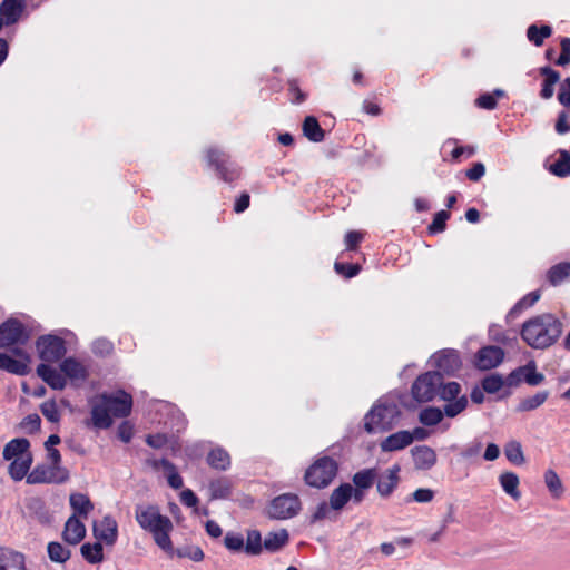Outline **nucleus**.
Wrapping results in <instances>:
<instances>
[{
    "label": "nucleus",
    "mask_w": 570,
    "mask_h": 570,
    "mask_svg": "<svg viewBox=\"0 0 570 570\" xmlns=\"http://www.w3.org/2000/svg\"><path fill=\"white\" fill-rule=\"evenodd\" d=\"M338 471L337 462L331 456H322L309 465L304 474L307 485L316 489L328 487Z\"/></svg>",
    "instance_id": "39448f33"
},
{
    "label": "nucleus",
    "mask_w": 570,
    "mask_h": 570,
    "mask_svg": "<svg viewBox=\"0 0 570 570\" xmlns=\"http://www.w3.org/2000/svg\"><path fill=\"white\" fill-rule=\"evenodd\" d=\"M36 346L39 357L47 363L58 362L67 352L65 341L51 334L40 336L36 342Z\"/></svg>",
    "instance_id": "9b49d317"
},
{
    "label": "nucleus",
    "mask_w": 570,
    "mask_h": 570,
    "mask_svg": "<svg viewBox=\"0 0 570 570\" xmlns=\"http://www.w3.org/2000/svg\"><path fill=\"white\" fill-rule=\"evenodd\" d=\"M413 443L410 431L402 430L390 434L381 441L380 448L382 452L400 451Z\"/></svg>",
    "instance_id": "393cba45"
},
{
    "label": "nucleus",
    "mask_w": 570,
    "mask_h": 570,
    "mask_svg": "<svg viewBox=\"0 0 570 570\" xmlns=\"http://www.w3.org/2000/svg\"><path fill=\"white\" fill-rule=\"evenodd\" d=\"M485 174V167L482 163H475L473 166L466 170L465 176L471 181L480 180Z\"/></svg>",
    "instance_id": "338daca9"
},
{
    "label": "nucleus",
    "mask_w": 570,
    "mask_h": 570,
    "mask_svg": "<svg viewBox=\"0 0 570 570\" xmlns=\"http://www.w3.org/2000/svg\"><path fill=\"white\" fill-rule=\"evenodd\" d=\"M0 570H27L26 556L13 549L0 547Z\"/></svg>",
    "instance_id": "5701e85b"
},
{
    "label": "nucleus",
    "mask_w": 570,
    "mask_h": 570,
    "mask_svg": "<svg viewBox=\"0 0 570 570\" xmlns=\"http://www.w3.org/2000/svg\"><path fill=\"white\" fill-rule=\"evenodd\" d=\"M27 515L40 524L48 525L52 521V515L46 502L39 497H30L24 501Z\"/></svg>",
    "instance_id": "6ab92c4d"
},
{
    "label": "nucleus",
    "mask_w": 570,
    "mask_h": 570,
    "mask_svg": "<svg viewBox=\"0 0 570 570\" xmlns=\"http://www.w3.org/2000/svg\"><path fill=\"white\" fill-rule=\"evenodd\" d=\"M444 415V409L440 410L439 407L428 406L420 411L419 421L423 425L434 426L443 420Z\"/></svg>",
    "instance_id": "c03bdc74"
},
{
    "label": "nucleus",
    "mask_w": 570,
    "mask_h": 570,
    "mask_svg": "<svg viewBox=\"0 0 570 570\" xmlns=\"http://www.w3.org/2000/svg\"><path fill=\"white\" fill-rule=\"evenodd\" d=\"M30 441L26 438L10 440L3 448V459L11 461L8 473L13 481H21L29 472L33 455L30 451Z\"/></svg>",
    "instance_id": "7ed1b4c3"
},
{
    "label": "nucleus",
    "mask_w": 570,
    "mask_h": 570,
    "mask_svg": "<svg viewBox=\"0 0 570 570\" xmlns=\"http://www.w3.org/2000/svg\"><path fill=\"white\" fill-rule=\"evenodd\" d=\"M549 170L558 177H567L570 175V151L561 150L560 157L552 165Z\"/></svg>",
    "instance_id": "49530a36"
},
{
    "label": "nucleus",
    "mask_w": 570,
    "mask_h": 570,
    "mask_svg": "<svg viewBox=\"0 0 570 570\" xmlns=\"http://www.w3.org/2000/svg\"><path fill=\"white\" fill-rule=\"evenodd\" d=\"M21 428L24 429L28 433H35L40 430L41 419L38 414H29L27 415L22 422Z\"/></svg>",
    "instance_id": "bf43d9fd"
},
{
    "label": "nucleus",
    "mask_w": 570,
    "mask_h": 570,
    "mask_svg": "<svg viewBox=\"0 0 570 570\" xmlns=\"http://www.w3.org/2000/svg\"><path fill=\"white\" fill-rule=\"evenodd\" d=\"M433 498L434 491L426 488L416 489L411 495V500L419 503H429L433 500Z\"/></svg>",
    "instance_id": "0e129e2a"
},
{
    "label": "nucleus",
    "mask_w": 570,
    "mask_h": 570,
    "mask_svg": "<svg viewBox=\"0 0 570 570\" xmlns=\"http://www.w3.org/2000/svg\"><path fill=\"white\" fill-rule=\"evenodd\" d=\"M262 534L258 530L247 532L246 542L244 541V551L249 556H258L264 550Z\"/></svg>",
    "instance_id": "37998d69"
},
{
    "label": "nucleus",
    "mask_w": 570,
    "mask_h": 570,
    "mask_svg": "<svg viewBox=\"0 0 570 570\" xmlns=\"http://www.w3.org/2000/svg\"><path fill=\"white\" fill-rule=\"evenodd\" d=\"M207 463L213 469L225 471L230 465V456L224 449L216 448L208 453Z\"/></svg>",
    "instance_id": "58836bf2"
},
{
    "label": "nucleus",
    "mask_w": 570,
    "mask_h": 570,
    "mask_svg": "<svg viewBox=\"0 0 570 570\" xmlns=\"http://www.w3.org/2000/svg\"><path fill=\"white\" fill-rule=\"evenodd\" d=\"M81 519L76 515H70L67 519L61 533L62 540L66 543L77 546L85 539L87 530Z\"/></svg>",
    "instance_id": "aec40b11"
},
{
    "label": "nucleus",
    "mask_w": 570,
    "mask_h": 570,
    "mask_svg": "<svg viewBox=\"0 0 570 570\" xmlns=\"http://www.w3.org/2000/svg\"><path fill=\"white\" fill-rule=\"evenodd\" d=\"M500 485L503 491L509 494L512 499L518 500L521 497V492L518 487L520 483L519 476L514 472H503L499 476Z\"/></svg>",
    "instance_id": "e433bc0d"
},
{
    "label": "nucleus",
    "mask_w": 570,
    "mask_h": 570,
    "mask_svg": "<svg viewBox=\"0 0 570 570\" xmlns=\"http://www.w3.org/2000/svg\"><path fill=\"white\" fill-rule=\"evenodd\" d=\"M24 478L28 484L63 483L69 479V472L62 466L38 464Z\"/></svg>",
    "instance_id": "1a4fd4ad"
},
{
    "label": "nucleus",
    "mask_w": 570,
    "mask_h": 570,
    "mask_svg": "<svg viewBox=\"0 0 570 570\" xmlns=\"http://www.w3.org/2000/svg\"><path fill=\"white\" fill-rule=\"evenodd\" d=\"M544 483L554 498H559L562 494V482L556 471L551 469L546 471Z\"/></svg>",
    "instance_id": "8fccbe9b"
},
{
    "label": "nucleus",
    "mask_w": 570,
    "mask_h": 570,
    "mask_svg": "<svg viewBox=\"0 0 570 570\" xmlns=\"http://www.w3.org/2000/svg\"><path fill=\"white\" fill-rule=\"evenodd\" d=\"M224 544L228 550L238 552L244 549V538L239 533L227 532L224 538Z\"/></svg>",
    "instance_id": "6e6d98bb"
},
{
    "label": "nucleus",
    "mask_w": 570,
    "mask_h": 570,
    "mask_svg": "<svg viewBox=\"0 0 570 570\" xmlns=\"http://www.w3.org/2000/svg\"><path fill=\"white\" fill-rule=\"evenodd\" d=\"M148 464L154 470H159L160 468H163L167 473L168 484L173 489L178 490V489L183 488V485H184L183 478L179 475V473L176 470V466L169 460H167L165 458L159 459V460L153 459V460H148Z\"/></svg>",
    "instance_id": "bb28decb"
},
{
    "label": "nucleus",
    "mask_w": 570,
    "mask_h": 570,
    "mask_svg": "<svg viewBox=\"0 0 570 570\" xmlns=\"http://www.w3.org/2000/svg\"><path fill=\"white\" fill-rule=\"evenodd\" d=\"M431 363L440 373L453 374L461 367L460 354L455 350H442L431 357Z\"/></svg>",
    "instance_id": "dca6fc26"
},
{
    "label": "nucleus",
    "mask_w": 570,
    "mask_h": 570,
    "mask_svg": "<svg viewBox=\"0 0 570 570\" xmlns=\"http://www.w3.org/2000/svg\"><path fill=\"white\" fill-rule=\"evenodd\" d=\"M233 484L227 478L210 481L209 491L213 499H226L232 494Z\"/></svg>",
    "instance_id": "79ce46f5"
},
{
    "label": "nucleus",
    "mask_w": 570,
    "mask_h": 570,
    "mask_svg": "<svg viewBox=\"0 0 570 570\" xmlns=\"http://www.w3.org/2000/svg\"><path fill=\"white\" fill-rule=\"evenodd\" d=\"M207 159L210 166H215L219 177L224 181L232 183L239 177L238 169L228 164V157L225 153L218 149H209Z\"/></svg>",
    "instance_id": "4468645a"
},
{
    "label": "nucleus",
    "mask_w": 570,
    "mask_h": 570,
    "mask_svg": "<svg viewBox=\"0 0 570 570\" xmlns=\"http://www.w3.org/2000/svg\"><path fill=\"white\" fill-rule=\"evenodd\" d=\"M552 33V29L550 26L543 24L538 27L537 24H531L527 29V37L530 42L534 46L540 47L543 45L546 38H549Z\"/></svg>",
    "instance_id": "a18cd8bd"
},
{
    "label": "nucleus",
    "mask_w": 570,
    "mask_h": 570,
    "mask_svg": "<svg viewBox=\"0 0 570 570\" xmlns=\"http://www.w3.org/2000/svg\"><path fill=\"white\" fill-rule=\"evenodd\" d=\"M570 276V263H560L552 266L548 272V279L552 285L561 283Z\"/></svg>",
    "instance_id": "09e8293b"
},
{
    "label": "nucleus",
    "mask_w": 570,
    "mask_h": 570,
    "mask_svg": "<svg viewBox=\"0 0 570 570\" xmlns=\"http://www.w3.org/2000/svg\"><path fill=\"white\" fill-rule=\"evenodd\" d=\"M16 354H18L21 360L13 358L7 353L0 352V370H3L8 373L16 375H26L29 372L28 363L29 356L23 353L21 350L16 348Z\"/></svg>",
    "instance_id": "412c9836"
},
{
    "label": "nucleus",
    "mask_w": 570,
    "mask_h": 570,
    "mask_svg": "<svg viewBox=\"0 0 570 570\" xmlns=\"http://www.w3.org/2000/svg\"><path fill=\"white\" fill-rule=\"evenodd\" d=\"M175 553L178 558H187L195 562H200L205 558L204 551L198 546H184L178 548Z\"/></svg>",
    "instance_id": "603ef678"
},
{
    "label": "nucleus",
    "mask_w": 570,
    "mask_h": 570,
    "mask_svg": "<svg viewBox=\"0 0 570 570\" xmlns=\"http://www.w3.org/2000/svg\"><path fill=\"white\" fill-rule=\"evenodd\" d=\"M70 507L73 511L72 515L87 519L89 513L94 510V504L89 497L83 493H72L69 498Z\"/></svg>",
    "instance_id": "7c9ffc66"
},
{
    "label": "nucleus",
    "mask_w": 570,
    "mask_h": 570,
    "mask_svg": "<svg viewBox=\"0 0 570 570\" xmlns=\"http://www.w3.org/2000/svg\"><path fill=\"white\" fill-rule=\"evenodd\" d=\"M38 376L46 382L52 390L61 391L67 385V380L62 372L57 371L49 364L41 363L37 366Z\"/></svg>",
    "instance_id": "b1692460"
},
{
    "label": "nucleus",
    "mask_w": 570,
    "mask_h": 570,
    "mask_svg": "<svg viewBox=\"0 0 570 570\" xmlns=\"http://www.w3.org/2000/svg\"><path fill=\"white\" fill-rule=\"evenodd\" d=\"M505 384V379L500 374H490L482 380V389L489 394L499 392Z\"/></svg>",
    "instance_id": "3c124183"
},
{
    "label": "nucleus",
    "mask_w": 570,
    "mask_h": 570,
    "mask_svg": "<svg viewBox=\"0 0 570 570\" xmlns=\"http://www.w3.org/2000/svg\"><path fill=\"white\" fill-rule=\"evenodd\" d=\"M561 53L559 58L557 59L556 63L558 66H567L570 63V38H562L561 42Z\"/></svg>",
    "instance_id": "e2e57ef3"
},
{
    "label": "nucleus",
    "mask_w": 570,
    "mask_h": 570,
    "mask_svg": "<svg viewBox=\"0 0 570 570\" xmlns=\"http://www.w3.org/2000/svg\"><path fill=\"white\" fill-rule=\"evenodd\" d=\"M94 537L96 542L112 547L118 539V523L111 515H105L100 521L94 523Z\"/></svg>",
    "instance_id": "2eb2a0df"
},
{
    "label": "nucleus",
    "mask_w": 570,
    "mask_h": 570,
    "mask_svg": "<svg viewBox=\"0 0 570 570\" xmlns=\"http://www.w3.org/2000/svg\"><path fill=\"white\" fill-rule=\"evenodd\" d=\"M334 269L337 274L343 275L345 278H352L358 274L361 268L357 264L335 262Z\"/></svg>",
    "instance_id": "13d9d810"
},
{
    "label": "nucleus",
    "mask_w": 570,
    "mask_h": 570,
    "mask_svg": "<svg viewBox=\"0 0 570 570\" xmlns=\"http://www.w3.org/2000/svg\"><path fill=\"white\" fill-rule=\"evenodd\" d=\"M482 446H483V444L480 440H474L473 442L466 444L462 449L460 454L463 459L476 458L480 454Z\"/></svg>",
    "instance_id": "052dcab7"
},
{
    "label": "nucleus",
    "mask_w": 570,
    "mask_h": 570,
    "mask_svg": "<svg viewBox=\"0 0 570 570\" xmlns=\"http://www.w3.org/2000/svg\"><path fill=\"white\" fill-rule=\"evenodd\" d=\"M303 134L308 140L313 142H321L325 137L324 130L321 128L317 119L314 116H307L304 119Z\"/></svg>",
    "instance_id": "c9c22d12"
},
{
    "label": "nucleus",
    "mask_w": 570,
    "mask_h": 570,
    "mask_svg": "<svg viewBox=\"0 0 570 570\" xmlns=\"http://www.w3.org/2000/svg\"><path fill=\"white\" fill-rule=\"evenodd\" d=\"M82 558L90 564H98L104 561V548L100 542H86L81 546Z\"/></svg>",
    "instance_id": "4c0bfd02"
},
{
    "label": "nucleus",
    "mask_w": 570,
    "mask_h": 570,
    "mask_svg": "<svg viewBox=\"0 0 570 570\" xmlns=\"http://www.w3.org/2000/svg\"><path fill=\"white\" fill-rule=\"evenodd\" d=\"M442 384V373L431 371L420 375L412 384V396L420 403H426L438 395V390Z\"/></svg>",
    "instance_id": "0eeeda50"
},
{
    "label": "nucleus",
    "mask_w": 570,
    "mask_h": 570,
    "mask_svg": "<svg viewBox=\"0 0 570 570\" xmlns=\"http://www.w3.org/2000/svg\"><path fill=\"white\" fill-rule=\"evenodd\" d=\"M47 553L49 559L56 563H65L71 557L70 549L58 541H51L48 543Z\"/></svg>",
    "instance_id": "ea45409f"
},
{
    "label": "nucleus",
    "mask_w": 570,
    "mask_h": 570,
    "mask_svg": "<svg viewBox=\"0 0 570 570\" xmlns=\"http://www.w3.org/2000/svg\"><path fill=\"white\" fill-rule=\"evenodd\" d=\"M504 454L508 461L514 465H522L525 461L521 443L518 441L508 442L504 446Z\"/></svg>",
    "instance_id": "de8ad7c7"
},
{
    "label": "nucleus",
    "mask_w": 570,
    "mask_h": 570,
    "mask_svg": "<svg viewBox=\"0 0 570 570\" xmlns=\"http://www.w3.org/2000/svg\"><path fill=\"white\" fill-rule=\"evenodd\" d=\"M90 414L95 428L109 429L112 425V417L100 395L91 402Z\"/></svg>",
    "instance_id": "a878e982"
},
{
    "label": "nucleus",
    "mask_w": 570,
    "mask_h": 570,
    "mask_svg": "<svg viewBox=\"0 0 570 570\" xmlns=\"http://www.w3.org/2000/svg\"><path fill=\"white\" fill-rule=\"evenodd\" d=\"M91 352L96 356H100V357L108 356L114 352V344L111 341H109L105 337H99L92 342Z\"/></svg>",
    "instance_id": "864d4df0"
},
{
    "label": "nucleus",
    "mask_w": 570,
    "mask_h": 570,
    "mask_svg": "<svg viewBox=\"0 0 570 570\" xmlns=\"http://www.w3.org/2000/svg\"><path fill=\"white\" fill-rule=\"evenodd\" d=\"M411 454L416 470L428 471L436 464V453L428 445H416L412 448Z\"/></svg>",
    "instance_id": "4be33fe9"
},
{
    "label": "nucleus",
    "mask_w": 570,
    "mask_h": 570,
    "mask_svg": "<svg viewBox=\"0 0 570 570\" xmlns=\"http://www.w3.org/2000/svg\"><path fill=\"white\" fill-rule=\"evenodd\" d=\"M558 100L562 106L570 108V77L566 78L561 82L558 92Z\"/></svg>",
    "instance_id": "680f3d73"
},
{
    "label": "nucleus",
    "mask_w": 570,
    "mask_h": 570,
    "mask_svg": "<svg viewBox=\"0 0 570 570\" xmlns=\"http://www.w3.org/2000/svg\"><path fill=\"white\" fill-rule=\"evenodd\" d=\"M302 510V502L295 493H283L275 497L268 505V517L275 520L294 518Z\"/></svg>",
    "instance_id": "6e6552de"
},
{
    "label": "nucleus",
    "mask_w": 570,
    "mask_h": 570,
    "mask_svg": "<svg viewBox=\"0 0 570 570\" xmlns=\"http://www.w3.org/2000/svg\"><path fill=\"white\" fill-rule=\"evenodd\" d=\"M24 9V0H3L0 3V16L7 26L16 23Z\"/></svg>",
    "instance_id": "cd10ccee"
},
{
    "label": "nucleus",
    "mask_w": 570,
    "mask_h": 570,
    "mask_svg": "<svg viewBox=\"0 0 570 570\" xmlns=\"http://www.w3.org/2000/svg\"><path fill=\"white\" fill-rule=\"evenodd\" d=\"M352 498V484L342 483L330 495V507L333 510H342Z\"/></svg>",
    "instance_id": "72a5a7b5"
},
{
    "label": "nucleus",
    "mask_w": 570,
    "mask_h": 570,
    "mask_svg": "<svg viewBox=\"0 0 570 570\" xmlns=\"http://www.w3.org/2000/svg\"><path fill=\"white\" fill-rule=\"evenodd\" d=\"M60 371L65 377L70 380L85 381L88 377V371L82 363L75 357H67L60 363Z\"/></svg>",
    "instance_id": "c85d7f7f"
},
{
    "label": "nucleus",
    "mask_w": 570,
    "mask_h": 570,
    "mask_svg": "<svg viewBox=\"0 0 570 570\" xmlns=\"http://www.w3.org/2000/svg\"><path fill=\"white\" fill-rule=\"evenodd\" d=\"M400 471L399 464H394L383 473H379L376 479V490L380 497L389 498L400 483Z\"/></svg>",
    "instance_id": "a211bd4d"
},
{
    "label": "nucleus",
    "mask_w": 570,
    "mask_h": 570,
    "mask_svg": "<svg viewBox=\"0 0 570 570\" xmlns=\"http://www.w3.org/2000/svg\"><path fill=\"white\" fill-rule=\"evenodd\" d=\"M168 442V439L165 434L157 433V434H148L146 436V443L154 449H161L164 448Z\"/></svg>",
    "instance_id": "774afa93"
},
{
    "label": "nucleus",
    "mask_w": 570,
    "mask_h": 570,
    "mask_svg": "<svg viewBox=\"0 0 570 570\" xmlns=\"http://www.w3.org/2000/svg\"><path fill=\"white\" fill-rule=\"evenodd\" d=\"M562 322L551 313H543L527 320L520 330L523 342L534 350L552 346L561 336Z\"/></svg>",
    "instance_id": "f257e3e1"
},
{
    "label": "nucleus",
    "mask_w": 570,
    "mask_h": 570,
    "mask_svg": "<svg viewBox=\"0 0 570 570\" xmlns=\"http://www.w3.org/2000/svg\"><path fill=\"white\" fill-rule=\"evenodd\" d=\"M549 397L548 391H539L535 394L524 397L517 406L518 412H529L540 407Z\"/></svg>",
    "instance_id": "a19ab883"
},
{
    "label": "nucleus",
    "mask_w": 570,
    "mask_h": 570,
    "mask_svg": "<svg viewBox=\"0 0 570 570\" xmlns=\"http://www.w3.org/2000/svg\"><path fill=\"white\" fill-rule=\"evenodd\" d=\"M546 376L537 371V363L529 361L527 364L514 368L507 375L505 385L517 387L521 383H527L529 386H538L542 384Z\"/></svg>",
    "instance_id": "9d476101"
},
{
    "label": "nucleus",
    "mask_w": 570,
    "mask_h": 570,
    "mask_svg": "<svg viewBox=\"0 0 570 570\" xmlns=\"http://www.w3.org/2000/svg\"><path fill=\"white\" fill-rule=\"evenodd\" d=\"M135 518L141 529L153 534L156 544L165 550H173V542L169 533L173 530L170 519L160 513L157 505H137L135 510Z\"/></svg>",
    "instance_id": "f03ea898"
},
{
    "label": "nucleus",
    "mask_w": 570,
    "mask_h": 570,
    "mask_svg": "<svg viewBox=\"0 0 570 570\" xmlns=\"http://www.w3.org/2000/svg\"><path fill=\"white\" fill-rule=\"evenodd\" d=\"M540 291L535 289L523 296L515 305L508 312L505 316L507 323H512L518 318L523 311L533 306L540 298Z\"/></svg>",
    "instance_id": "2f4dec72"
},
{
    "label": "nucleus",
    "mask_w": 570,
    "mask_h": 570,
    "mask_svg": "<svg viewBox=\"0 0 570 570\" xmlns=\"http://www.w3.org/2000/svg\"><path fill=\"white\" fill-rule=\"evenodd\" d=\"M461 385L458 382H444V377L442 376V384L438 390V395L442 401H445L446 404L444 407V414L448 417H455L461 412H463L468 406V397L466 395H461Z\"/></svg>",
    "instance_id": "423d86ee"
},
{
    "label": "nucleus",
    "mask_w": 570,
    "mask_h": 570,
    "mask_svg": "<svg viewBox=\"0 0 570 570\" xmlns=\"http://www.w3.org/2000/svg\"><path fill=\"white\" fill-rule=\"evenodd\" d=\"M540 75L544 77L540 97L542 99H550L554 92V85L560 80V73L549 66L540 68Z\"/></svg>",
    "instance_id": "473e14b6"
},
{
    "label": "nucleus",
    "mask_w": 570,
    "mask_h": 570,
    "mask_svg": "<svg viewBox=\"0 0 570 570\" xmlns=\"http://www.w3.org/2000/svg\"><path fill=\"white\" fill-rule=\"evenodd\" d=\"M289 541V533L286 529L268 532L263 541L264 550L275 553L282 550Z\"/></svg>",
    "instance_id": "c756f323"
},
{
    "label": "nucleus",
    "mask_w": 570,
    "mask_h": 570,
    "mask_svg": "<svg viewBox=\"0 0 570 570\" xmlns=\"http://www.w3.org/2000/svg\"><path fill=\"white\" fill-rule=\"evenodd\" d=\"M504 358V351L499 346H484L480 348L475 355V366L480 370L488 371L497 367Z\"/></svg>",
    "instance_id": "f3484780"
},
{
    "label": "nucleus",
    "mask_w": 570,
    "mask_h": 570,
    "mask_svg": "<svg viewBox=\"0 0 570 570\" xmlns=\"http://www.w3.org/2000/svg\"><path fill=\"white\" fill-rule=\"evenodd\" d=\"M399 416L400 411L395 404H375L364 417V429L367 433L390 431Z\"/></svg>",
    "instance_id": "20e7f679"
},
{
    "label": "nucleus",
    "mask_w": 570,
    "mask_h": 570,
    "mask_svg": "<svg viewBox=\"0 0 570 570\" xmlns=\"http://www.w3.org/2000/svg\"><path fill=\"white\" fill-rule=\"evenodd\" d=\"M29 334L23 324L17 318H9L0 324V348L14 344H24Z\"/></svg>",
    "instance_id": "f8f14e48"
},
{
    "label": "nucleus",
    "mask_w": 570,
    "mask_h": 570,
    "mask_svg": "<svg viewBox=\"0 0 570 570\" xmlns=\"http://www.w3.org/2000/svg\"><path fill=\"white\" fill-rule=\"evenodd\" d=\"M42 415L52 423L60 420V413L55 401H46L40 405Z\"/></svg>",
    "instance_id": "4d7b16f0"
},
{
    "label": "nucleus",
    "mask_w": 570,
    "mask_h": 570,
    "mask_svg": "<svg viewBox=\"0 0 570 570\" xmlns=\"http://www.w3.org/2000/svg\"><path fill=\"white\" fill-rule=\"evenodd\" d=\"M377 476H379V470L376 468H367V469L357 471L352 476V482H353L354 487L367 491L368 489H371L373 487Z\"/></svg>",
    "instance_id": "f704fd0d"
},
{
    "label": "nucleus",
    "mask_w": 570,
    "mask_h": 570,
    "mask_svg": "<svg viewBox=\"0 0 570 570\" xmlns=\"http://www.w3.org/2000/svg\"><path fill=\"white\" fill-rule=\"evenodd\" d=\"M475 105L485 110H493L497 107V99L494 95L487 92L475 100Z\"/></svg>",
    "instance_id": "69168bd1"
},
{
    "label": "nucleus",
    "mask_w": 570,
    "mask_h": 570,
    "mask_svg": "<svg viewBox=\"0 0 570 570\" xmlns=\"http://www.w3.org/2000/svg\"><path fill=\"white\" fill-rule=\"evenodd\" d=\"M101 400L106 404L111 416L127 417L132 409V397L124 390L116 393H101Z\"/></svg>",
    "instance_id": "ddd939ff"
},
{
    "label": "nucleus",
    "mask_w": 570,
    "mask_h": 570,
    "mask_svg": "<svg viewBox=\"0 0 570 570\" xmlns=\"http://www.w3.org/2000/svg\"><path fill=\"white\" fill-rule=\"evenodd\" d=\"M450 218V213L446 210H440L434 215L432 223L428 229L430 234L442 233L445 229L446 220Z\"/></svg>",
    "instance_id": "5fc2aeb1"
}]
</instances>
